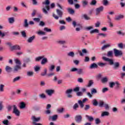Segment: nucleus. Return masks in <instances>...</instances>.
I'll return each instance as SVG.
<instances>
[{"label": "nucleus", "mask_w": 125, "mask_h": 125, "mask_svg": "<svg viewBox=\"0 0 125 125\" xmlns=\"http://www.w3.org/2000/svg\"><path fill=\"white\" fill-rule=\"evenodd\" d=\"M44 31H45V32H51V29H48L47 27H45L44 28Z\"/></svg>", "instance_id": "nucleus-60"}, {"label": "nucleus", "mask_w": 125, "mask_h": 125, "mask_svg": "<svg viewBox=\"0 0 125 125\" xmlns=\"http://www.w3.org/2000/svg\"><path fill=\"white\" fill-rule=\"evenodd\" d=\"M68 56H71V57H74L75 53L73 52H70L67 54Z\"/></svg>", "instance_id": "nucleus-49"}, {"label": "nucleus", "mask_w": 125, "mask_h": 125, "mask_svg": "<svg viewBox=\"0 0 125 125\" xmlns=\"http://www.w3.org/2000/svg\"><path fill=\"white\" fill-rule=\"evenodd\" d=\"M21 69H22V67H21V66L19 65H16L14 67V72H18L19 70H21Z\"/></svg>", "instance_id": "nucleus-18"}, {"label": "nucleus", "mask_w": 125, "mask_h": 125, "mask_svg": "<svg viewBox=\"0 0 125 125\" xmlns=\"http://www.w3.org/2000/svg\"><path fill=\"white\" fill-rule=\"evenodd\" d=\"M63 111H64L63 108H59L57 109V112H58V113H63Z\"/></svg>", "instance_id": "nucleus-55"}, {"label": "nucleus", "mask_w": 125, "mask_h": 125, "mask_svg": "<svg viewBox=\"0 0 125 125\" xmlns=\"http://www.w3.org/2000/svg\"><path fill=\"white\" fill-rule=\"evenodd\" d=\"M107 82H108V78H107V77H104L102 79V82L103 83H107Z\"/></svg>", "instance_id": "nucleus-39"}, {"label": "nucleus", "mask_w": 125, "mask_h": 125, "mask_svg": "<svg viewBox=\"0 0 125 125\" xmlns=\"http://www.w3.org/2000/svg\"><path fill=\"white\" fill-rule=\"evenodd\" d=\"M21 34L22 37H23V38L27 37V34H26V32H25V31H21Z\"/></svg>", "instance_id": "nucleus-32"}, {"label": "nucleus", "mask_w": 125, "mask_h": 125, "mask_svg": "<svg viewBox=\"0 0 125 125\" xmlns=\"http://www.w3.org/2000/svg\"><path fill=\"white\" fill-rule=\"evenodd\" d=\"M8 21L10 24H12V23H14V21H15L14 18L12 17V18H9Z\"/></svg>", "instance_id": "nucleus-30"}, {"label": "nucleus", "mask_w": 125, "mask_h": 125, "mask_svg": "<svg viewBox=\"0 0 125 125\" xmlns=\"http://www.w3.org/2000/svg\"><path fill=\"white\" fill-rule=\"evenodd\" d=\"M90 106L88 104H86L85 105V107L84 108V109L85 110V111H87V110H89V109H90Z\"/></svg>", "instance_id": "nucleus-50"}, {"label": "nucleus", "mask_w": 125, "mask_h": 125, "mask_svg": "<svg viewBox=\"0 0 125 125\" xmlns=\"http://www.w3.org/2000/svg\"><path fill=\"white\" fill-rule=\"evenodd\" d=\"M90 33L91 34H93L94 33H99V30L97 29H93L92 30H91Z\"/></svg>", "instance_id": "nucleus-36"}, {"label": "nucleus", "mask_w": 125, "mask_h": 125, "mask_svg": "<svg viewBox=\"0 0 125 125\" xmlns=\"http://www.w3.org/2000/svg\"><path fill=\"white\" fill-rule=\"evenodd\" d=\"M21 79V77H20V76H18L13 79V83H15V82H17L19 81Z\"/></svg>", "instance_id": "nucleus-34"}, {"label": "nucleus", "mask_w": 125, "mask_h": 125, "mask_svg": "<svg viewBox=\"0 0 125 125\" xmlns=\"http://www.w3.org/2000/svg\"><path fill=\"white\" fill-rule=\"evenodd\" d=\"M113 51L116 57H118V56H120L123 54V52H122V51L117 50V49H114Z\"/></svg>", "instance_id": "nucleus-6"}, {"label": "nucleus", "mask_w": 125, "mask_h": 125, "mask_svg": "<svg viewBox=\"0 0 125 125\" xmlns=\"http://www.w3.org/2000/svg\"><path fill=\"white\" fill-rule=\"evenodd\" d=\"M115 84H116V89H119L120 88V85H121V84L118 82H115Z\"/></svg>", "instance_id": "nucleus-51"}, {"label": "nucleus", "mask_w": 125, "mask_h": 125, "mask_svg": "<svg viewBox=\"0 0 125 125\" xmlns=\"http://www.w3.org/2000/svg\"><path fill=\"white\" fill-rule=\"evenodd\" d=\"M56 12L58 16H56V15L54 14H53V17H54V18H55L56 20H58V19H59V17L60 18H62V17H63V12L60 9H57Z\"/></svg>", "instance_id": "nucleus-1"}, {"label": "nucleus", "mask_w": 125, "mask_h": 125, "mask_svg": "<svg viewBox=\"0 0 125 125\" xmlns=\"http://www.w3.org/2000/svg\"><path fill=\"white\" fill-rule=\"evenodd\" d=\"M87 98H84V99L83 100V101H82L81 100H79L78 101V103L80 106V108H81V109H83V107L84 106V104H83V103H84V102H85V101H87Z\"/></svg>", "instance_id": "nucleus-9"}, {"label": "nucleus", "mask_w": 125, "mask_h": 125, "mask_svg": "<svg viewBox=\"0 0 125 125\" xmlns=\"http://www.w3.org/2000/svg\"><path fill=\"white\" fill-rule=\"evenodd\" d=\"M15 61V63L18 65H19L20 66V65H21V62L20 61V60H18V59H16Z\"/></svg>", "instance_id": "nucleus-46"}, {"label": "nucleus", "mask_w": 125, "mask_h": 125, "mask_svg": "<svg viewBox=\"0 0 125 125\" xmlns=\"http://www.w3.org/2000/svg\"><path fill=\"white\" fill-rule=\"evenodd\" d=\"M123 18H124V15H119L115 17V20H120V19H122Z\"/></svg>", "instance_id": "nucleus-33"}, {"label": "nucleus", "mask_w": 125, "mask_h": 125, "mask_svg": "<svg viewBox=\"0 0 125 125\" xmlns=\"http://www.w3.org/2000/svg\"><path fill=\"white\" fill-rule=\"evenodd\" d=\"M91 94H93V93H97V90L95 88H92L91 89Z\"/></svg>", "instance_id": "nucleus-52"}, {"label": "nucleus", "mask_w": 125, "mask_h": 125, "mask_svg": "<svg viewBox=\"0 0 125 125\" xmlns=\"http://www.w3.org/2000/svg\"><path fill=\"white\" fill-rule=\"evenodd\" d=\"M82 4L83 7H85L88 4V2L86 0H83L82 1Z\"/></svg>", "instance_id": "nucleus-23"}, {"label": "nucleus", "mask_w": 125, "mask_h": 125, "mask_svg": "<svg viewBox=\"0 0 125 125\" xmlns=\"http://www.w3.org/2000/svg\"><path fill=\"white\" fill-rule=\"evenodd\" d=\"M54 69H55V65H51L50 66V67L49 68L50 71H53V70H54Z\"/></svg>", "instance_id": "nucleus-57"}, {"label": "nucleus", "mask_w": 125, "mask_h": 125, "mask_svg": "<svg viewBox=\"0 0 125 125\" xmlns=\"http://www.w3.org/2000/svg\"><path fill=\"white\" fill-rule=\"evenodd\" d=\"M118 47H119L120 48H124V44H123V43H119Z\"/></svg>", "instance_id": "nucleus-63"}, {"label": "nucleus", "mask_w": 125, "mask_h": 125, "mask_svg": "<svg viewBox=\"0 0 125 125\" xmlns=\"http://www.w3.org/2000/svg\"><path fill=\"white\" fill-rule=\"evenodd\" d=\"M39 96L41 98H42V99H45V98H46V96L44 93L40 94Z\"/></svg>", "instance_id": "nucleus-44"}, {"label": "nucleus", "mask_w": 125, "mask_h": 125, "mask_svg": "<svg viewBox=\"0 0 125 125\" xmlns=\"http://www.w3.org/2000/svg\"><path fill=\"white\" fill-rule=\"evenodd\" d=\"M34 70L35 72H38V71H40V70H41V67H40L39 66H36L35 67Z\"/></svg>", "instance_id": "nucleus-59"}, {"label": "nucleus", "mask_w": 125, "mask_h": 125, "mask_svg": "<svg viewBox=\"0 0 125 125\" xmlns=\"http://www.w3.org/2000/svg\"><path fill=\"white\" fill-rule=\"evenodd\" d=\"M26 107V104L24 102H21L20 104L21 109H24Z\"/></svg>", "instance_id": "nucleus-24"}, {"label": "nucleus", "mask_w": 125, "mask_h": 125, "mask_svg": "<svg viewBox=\"0 0 125 125\" xmlns=\"http://www.w3.org/2000/svg\"><path fill=\"white\" fill-rule=\"evenodd\" d=\"M103 10H104V7L103 6L97 8L96 9V15H99V14H100V12H102Z\"/></svg>", "instance_id": "nucleus-8"}, {"label": "nucleus", "mask_w": 125, "mask_h": 125, "mask_svg": "<svg viewBox=\"0 0 125 125\" xmlns=\"http://www.w3.org/2000/svg\"><path fill=\"white\" fill-rule=\"evenodd\" d=\"M103 60H104V61H106V62H108V64L110 65V66H112L114 64V60L112 59H110L109 58H106V57H103Z\"/></svg>", "instance_id": "nucleus-3"}, {"label": "nucleus", "mask_w": 125, "mask_h": 125, "mask_svg": "<svg viewBox=\"0 0 125 125\" xmlns=\"http://www.w3.org/2000/svg\"><path fill=\"white\" fill-rule=\"evenodd\" d=\"M72 25L73 26V27L75 28L76 27V26H78V27H81L82 25L80 24H77V22H76V21H73L72 22Z\"/></svg>", "instance_id": "nucleus-25"}, {"label": "nucleus", "mask_w": 125, "mask_h": 125, "mask_svg": "<svg viewBox=\"0 0 125 125\" xmlns=\"http://www.w3.org/2000/svg\"><path fill=\"white\" fill-rule=\"evenodd\" d=\"M75 120L76 123H82V121H83V116L81 115H77L75 116Z\"/></svg>", "instance_id": "nucleus-5"}, {"label": "nucleus", "mask_w": 125, "mask_h": 125, "mask_svg": "<svg viewBox=\"0 0 125 125\" xmlns=\"http://www.w3.org/2000/svg\"><path fill=\"white\" fill-rule=\"evenodd\" d=\"M67 12H68L69 14H70L71 15H73L75 14V10L71 8H68L67 9Z\"/></svg>", "instance_id": "nucleus-15"}, {"label": "nucleus", "mask_w": 125, "mask_h": 125, "mask_svg": "<svg viewBox=\"0 0 125 125\" xmlns=\"http://www.w3.org/2000/svg\"><path fill=\"white\" fill-rule=\"evenodd\" d=\"M93 105L94 106H97V105H98V102H97V101L96 99L93 100Z\"/></svg>", "instance_id": "nucleus-43"}, {"label": "nucleus", "mask_w": 125, "mask_h": 125, "mask_svg": "<svg viewBox=\"0 0 125 125\" xmlns=\"http://www.w3.org/2000/svg\"><path fill=\"white\" fill-rule=\"evenodd\" d=\"M73 91L78 92L80 91V87H76L73 89Z\"/></svg>", "instance_id": "nucleus-64"}, {"label": "nucleus", "mask_w": 125, "mask_h": 125, "mask_svg": "<svg viewBox=\"0 0 125 125\" xmlns=\"http://www.w3.org/2000/svg\"><path fill=\"white\" fill-rule=\"evenodd\" d=\"M3 125H10V123H9V121H8V120H4L3 121Z\"/></svg>", "instance_id": "nucleus-38"}, {"label": "nucleus", "mask_w": 125, "mask_h": 125, "mask_svg": "<svg viewBox=\"0 0 125 125\" xmlns=\"http://www.w3.org/2000/svg\"><path fill=\"white\" fill-rule=\"evenodd\" d=\"M58 119V115H54L53 116H49V120L50 121V120H52V121H56Z\"/></svg>", "instance_id": "nucleus-12"}, {"label": "nucleus", "mask_w": 125, "mask_h": 125, "mask_svg": "<svg viewBox=\"0 0 125 125\" xmlns=\"http://www.w3.org/2000/svg\"><path fill=\"white\" fill-rule=\"evenodd\" d=\"M108 90H109L108 88L104 87V88H103L102 92L103 93H105V92H106V91H108Z\"/></svg>", "instance_id": "nucleus-58"}, {"label": "nucleus", "mask_w": 125, "mask_h": 125, "mask_svg": "<svg viewBox=\"0 0 125 125\" xmlns=\"http://www.w3.org/2000/svg\"><path fill=\"white\" fill-rule=\"evenodd\" d=\"M42 61L41 62V64L42 65H45L46 63L48 62V61L47 60V58H44V56H40L36 58V61H40L41 60Z\"/></svg>", "instance_id": "nucleus-2"}, {"label": "nucleus", "mask_w": 125, "mask_h": 125, "mask_svg": "<svg viewBox=\"0 0 125 125\" xmlns=\"http://www.w3.org/2000/svg\"><path fill=\"white\" fill-rule=\"evenodd\" d=\"M96 3H97V1L96 0H92L91 2L90 3V5H96Z\"/></svg>", "instance_id": "nucleus-31"}, {"label": "nucleus", "mask_w": 125, "mask_h": 125, "mask_svg": "<svg viewBox=\"0 0 125 125\" xmlns=\"http://www.w3.org/2000/svg\"><path fill=\"white\" fill-rule=\"evenodd\" d=\"M105 116H109V112H108L107 111H104V112H103L102 114V116L104 117Z\"/></svg>", "instance_id": "nucleus-41"}, {"label": "nucleus", "mask_w": 125, "mask_h": 125, "mask_svg": "<svg viewBox=\"0 0 125 125\" xmlns=\"http://www.w3.org/2000/svg\"><path fill=\"white\" fill-rule=\"evenodd\" d=\"M90 68V69H93L94 68H96V69H97V68H98V65L96 63H93L91 64Z\"/></svg>", "instance_id": "nucleus-20"}, {"label": "nucleus", "mask_w": 125, "mask_h": 125, "mask_svg": "<svg viewBox=\"0 0 125 125\" xmlns=\"http://www.w3.org/2000/svg\"><path fill=\"white\" fill-rule=\"evenodd\" d=\"M38 35H43V36H44V35H45V32L43 31H40L38 32Z\"/></svg>", "instance_id": "nucleus-62"}, {"label": "nucleus", "mask_w": 125, "mask_h": 125, "mask_svg": "<svg viewBox=\"0 0 125 125\" xmlns=\"http://www.w3.org/2000/svg\"><path fill=\"white\" fill-rule=\"evenodd\" d=\"M13 107L14 108L13 113L15 114L16 116H20V111H19V110L17 109V106H16V105H14Z\"/></svg>", "instance_id": "nucleus-7"}, {"label": "nucleus", "mask_w": 125, "mask_h": 125, "mask_svg": "<svg viewBox=\"0 0 125 125\" xmlns=\"http://www.w3.org/2000/svg\"><path fill=\"white\" fill-rule=\"evenodd\" d=\"M50 4V1L49 0H45V1L42 2V4H45V8H46L47 11H49L50 9V7L49 6V4Z\"/></svg>", "instance_id": "nucleus-4"}, {"label": "nucleus", "mask_w": 125, "mask_h": 125, "mask_svg": "<svg viewBox=\"0 0 125 125\" xmlns=\"http://www.w3.org/2000/svg\"><path fill=\"white\" fill-rule=\"evenodd\" d=\"M111 46V45L108 44L106 45H104L102 47V50H104V49H106V48H108V47H110Z\"/></svg>", "instance_id": "nucleus-26"}, {"label": "nucleus", "mask_w": 125, "mask_h": 125, "mask_svg": "<svg viewBox=\"0 0 125 125\" xmlns=\"http://www.w3.org/2000/svg\"><path fill=\"white\" fill-rule=\"evenodd\" d=\"M7 109L8 110V112H10V111L12 110V106L11 105H8L7 107Z\"/></svg>", "instance_id": "nucleus-61"}, {"label": "nucleus", "mask_w": 125, "mask_h": 125, "mask_svg": "<svg viewBox=\"0 0 125 125\" xmlns=\"http://www.w3.org/2000/svg\"><path fill=\"white\" fill-rule=\"evenodd\" d=\"M82 19H84L85 20H90V17H88L86 14H83L82 16Z\"/></svg>", "instance_id": "nucleus-19"}, {"label": "nucleus", "mask_w": 125, "mask_h": 125, "mask_svg": "<svg viewBox=\"0 0 125 125\" xmlns=\"http://www.w3.org/2000/svg\"><path fill=\"white\" fill-rule=\"evenodd\" d=\"M5 70L7 73H11V72H12L13 69L11 68V67L7 65L5 67Z\"/></svg>", "instance_id": "nucleus-17"}, {"label": "nucleus", "mask_w": 125, "mask_h": 125, "mask_svg": "<svg viewBox=\"0 0 125 125\" xmlns=\"http://www.w3.org/2000/svg\"><path fill=\"white\" fill-rule=\"evenodd\" d=\"M107 19L108 23L109 24L110 27H113V23H112V20H111V18H110V16H107Z\"/></svg>", "instance_id": "nucleus-21"}, {"label": "nucleus", "mask_w": 125, "mask_h": 125, "mask_svg": "<svg viewBox=\"0 0 125 125\" xmlns=\"http://www.w3.org/2000/svg\"><path fill=\"white\" fill-rule=\"evenodd\" d=\"M93 84V82H92V80H90L89 81L88 84L87 85V86L89 87L90 86H91Z\"/></svg>", "instance_id": "nucleus-54"}, {"label": "nucleus", "mask_w": 125, "mask_h": 125, "mask_svg": "<svg viewBox=\"0 0 125 125\" xmlns=\"http://www.w3.org/2000/svg\"><path fill=\"white\" fill-rule=\"evenodd\" d=\"M116 84V83L114 82H110L109 83V86L111 87V88H113L114 87V86H115Z\"/></svg>", "instance_id": "nucleus-45"}, {"label": "nucleus", "mask_w": 125, "mask_h": 125, "mask_svg": "<svg viewBox=\"0 0 125 125\" xmlns=\"http://www.w3.org/2000/svg\"><path fill=\"white\" fill-rule=\"evenodd\" d=\"M31 120L33 121V123H37V122H40L41 117L36 118V116H33L31 118Z\"/></svg>", "instance_id": "nucleus-13"}, {"label": "nucleus", "mask_w": 125, "mask_h": 125, "mask_svg": "<svg viewBox=\"0 0 125 125\" xmlns=\"http://www.w3.org/2000/svg\"><path fill=\"white\" fill-rule=\"evenodd\" d=\"M21 49V48L20 47V46L16 44L14 46H12L11 47V50H20Z\"/></svg>", "instance_id": "nucleus-10"}, {"label": "nucleus", "mask_w": 125, "mask_h": 125, "mask_svg": "<svg viewBox=\"0 0 125 125\" xmlns=\"http://www.w3.org/2000/svg\"><path fill=\"white\" fill-rule=\"evenodd\" d=\"M45 92L48 95H49V96H51V95L54 93V90L47 89L45 90Z\"/></svg>", "instance_id": "nucleus-11"}, {"label": "nucleus", "mask_w": 125, "mask_h": 125, "mask_svg": "<svg viewBox=\"0 0 125 125\" xmlns=\"http://www.w3.org/2000/svg\"><path fill=\"white\" fill-rule=\"evenodd\" d=\"M104 105V102L101 101L99 102V107H101V108H102L103 106Z\"/></svg>", "instance_id": "nucleus-47"}, {"label": "nucleus", "mask_w": 125, "mask_h": 125, "mask_svg": "<svg viewBox=\"0 0 125 125\" xmlns=\"http://www.w3.org/2000/svg\"><path fill=\"white\" fill-rule=\"evenodd\" d=\"M95 123L96 125H98L101 123V121H100V119H99V118H97L95 119Z\"/></svg>", "instance_id": "nucleus-53"}, {"label": "nucleus", "mask_w": 125, "mask_h": 125, "mask_svg": "<svg viewBox=\"0 0 125 125\" xmlns=\"http://www.w3.org/2000/svg\"><path fill=\"white\" fill-rule=\"evenodd\" d=\"M77 74H78V75H82V74H83V69H77Z\"/></svg>", "instance_id": "nucleus-29"}, {"label": "nucleus", "mask_w": 125, "mask_h": 125, "mask_svg": "<svg viewBox=\"0 0 125 125\" xmlns=\"http://www.w3.org/2000/svg\"><path fill=\"white\" fill-rule=\"evenodd\" d=\"M4 87V85H3V84L0 85V91L1 92H3V91H4L3 88Z\"/></svg>", "instance_id": "nucleus-48"}, {"label": "nucleus", "mask_w": 125, "mask_h": 125, "mask_svg": "<svg viewBox=\"0 0 125 125\" xmlns=\"http://www.w3.org/2000/svg\"><path fill=\"white\" fill-rule=\"evenodd\" d=\"M97 64L98 66H100V67H104V66L106 65L105 63H103V62H98Z\"/></svg>", "instance_id": "nucleus-42"}, {"label": "nucleus", "mask_w": 125, "mask_h": 125, "mask_svg": "<svg viewBox=\"0 0 125 125\" xmlns=\"http://www.w3.org/2000/svg\"><path fill=\"white\" fill-rule=\"evenodd\" d=\"M35 39H36V36L33 35L32 37H29L28 38V39L27 40V42L29 43H31L32 42H33V41H34V40H35Z\"/></svg>", "instance_id": "nucleus-14"}, {"label": "nucleus", "mask_w": 125, "mask_h": 125, "mask_svg": "<svg viewBox=\"0 0 125 125\" xmlns=\"http://www.w3.org/2000/svg\"><path fill=\"white\" fill-rule=\"evenodd\" d=\"M113 65V69H114V70H117V69L120 68V62H114Z\"/></svg>", "instance_id": "nucleus-16"}, {"label": "nucleus", "mask_w": 125, "mask_h": 125, "mask_svg": "<svg viewBox=\"0 0 125 125\" xmlns=\"http://www.w3.org/2000/svg\"><path fill=\"white\" fill-rule=\"evenodd\" d=\"M47 73V70L46 69H45L44 70V72H42L41 75L42 77H44V76L46 75Z\"/></svg>", "instance_id": "nucleus-35"}, {"label": "nucleus", "mask_w": 125, "mask_h": 125, "mask_svg": "<svg viewBox=\"0 0 125 125\" xmlns=\"http://www.w3.org/2000/svg\"><path fill=\"white\" fill-rule=\"evenodd\" d=\"M27 75L28 77H32L34 75V72L33 71H28L27 72Z\"/></svg>", "instance_id": "nucleus-37"}, {"label": "nucleus", "mask_w": 125, "mask_h": 125, "mask_svg": "<svg viewBox=\"0 0 125 125\" xmlns=\"http://www.w3.org/2000/svg\"><path fill=\"white\" fill-rule=\"evenodd\" d=\"M86 117H87V119L89 122H92V121H93V117L91 116L86 115Z\"/></svg>", "instance_id": "nucleus-27"}, {"label": "nucleus", "mask_w": 125, "mask_h": 125, "mask_svg": "<svg viewBox=\"0 0 125 125\" xmlns=\"http://www.w3.org/2000/svg\"><path fill=\"white\" fill-rule=\"evenodd\" d=\"M72 91H73V89H67L65 93L66 94H69V93H71V92H72Z\"/></svg>", "instance_id": "nucleus-56"}, {"label": "nucleus", "mask_w": 125, "mask_h": 125, "mask_svg": "<svg viewBox=\"0 0 125 125\" xmlns=\"http://www.w3.org/2000/svg\"><path fill=\"white\" fill-rule=\"evenodd\" d=\"M23 27H24V28H28L29 27V23H28V20H27V19L24 20Z\"/></svg>", "instance_id": "nucleus-22"}, {"label": "nucleus", "mask_w": 125, "mask_h": 125, "mask_svg": "<svg viewBox=\"0 0 125 125\" xmlns=\"http://www.w3.org/2000/svg\"><path fill=\"white\" fill-rule=\"evenodd\" d=\"M107 56L108 57H112L113 56V51H109L107 52Z\"/></svg>", "instance_id": "nucleus-28"}, {"label": "nucleus", "mask_w": 125, "mask_h": 125, "mask_svg": "<svg viewBox=\"0 0 125 125\" xmlns=\"http://www.w3.org/2000/svg\"><path fill=\"white\" fill-rule=\"evenodd\" d=\"M73 109L77 110V109H78V108H79V104H78V103H76L73 106Z\"/></svg>", "instance_id": "nucleus-40"}]
</instances>
